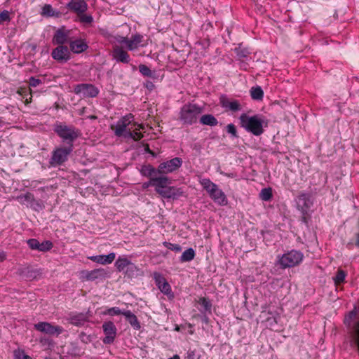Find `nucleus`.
<instances>
[{
    "mask_svg": "<svg viewBox=\"0 0 359 359\" xmlns=\"http://www.w3.org/2000/svg\"><path fill=\"white\" fill-rule=\"evenodd\" d=\"M74 92L76 95H82L84 97H96L100 90L93 84L81 83L77 84L74 88Z\"/></svg>",
    "mask_w": 359,
    "mask_h": 359,
    "instance_id": "9",
    "label": "nucleus"
},
{
    "mask_svg": "<svg viewBox=\"0 0 359 359\" xmlns=\"http://www.w3.org/2000/svg\"><path fill=\"white\" fill-rule=\"evenodd\" d=\"M115 258L116 254L114 252H111L107 255H95L88 257L91 261L102 265L111 264Z\"/></svg>",
    "mask_w": 359,
    "mask_h": 359,
    "instance_id": "22",
    "label": "nucleus"
},
{
    "mask_svg": "<svg viewBox=\"0 0 359 359\" xmlns=\"http://www.w3.org/2000/svg\"><path fill=\"white\" fill-rule=\"evenodd\" d=\"M202 111V108L196 104H186L180 109L179 120L184 125H193L197 122Z\"/></svg>",
    "mask_w": 359,
    "mask_h": 359,
    "instance_id": "4",
    "label": "nucleus"
},
{
    "mask_svg": "<svg viewBox=\"0 0 359 359\" xmlns=\"http://www.w3.org/2000/svg\"><path fill=\"white\" fill-rule=\"evenodd\" d=\"M53 130L66 143V146L74 147V142L80 135V131L76 127L62 122H57L53 126Z\"/></svg>",
    "mask_w": 359,
    "mask_h": 359,
    "instance_id": "2",
    "label": "nucleus"
},
{
    "mask_svg": "<svg viewBox=\"0 0 359 359\" xmlns=\"http://www.w3.org/2000/svg\"><path fill=\"white\" fill-rule=\"evenodd\" d=\"M226 131L228 133L231 134L233 137H238L236 127L233 123H230L226 126Z\"/></svg>",
    "mask_w": 359,
    "mask_h": 359,
    "instance_id": "48",
    "label": "nucleus"
},
{
    "mask_svg": "<svg viewBox=\"0 0 359 359\" xmlns=\"http://www.w3.org/2000/svg\"><path fill=\"white\" fill-rule=\"evenodd\" d=\"M144 86L145 88H147L149 90H152L154 88V84L150 81H147L144 83Z\"/></svg>",
    "mask_w": 359,
    "mask_h": 359,
    "instance_id": "57",
    "label": "nucleus"
},
{
    "mask_svg": "<svg viewBox=\"0 0 359 359\" xmlns=\"http://www.w3.org/2000/svg\"><path fill=\"white\" fill-rule=\"evenodd\" d=\"M124 312L125 310L121 311L118 307H111L104 311L102 313L103 315L118 316L123 315Z\"/></svg>",
    "mask_w": 359,
    "mask_h": 359,
    "instance_id": "42",
    "label": "nucleus"
},
{
    "mask_svg": "<svg viewBox=\"0 0 359 359\" xmlns=\"http://www.w3.org/2000/svg\"><path fill=\"white\" fill-rule=\"evenodd\" d=\"M163 246H165L166 248L174 251L175 252H179L182 250V247L179 244H174L171 243L168 241L163 242Z\"/></svg>",
    "mask_w": 359,
    "mask_h": 359,
    "instance_id": "45",
    "label": "nucleus"
},
{
    "mask_svg": "<svg viewBox=\"0 0 359 359\" xmlns=\"http://www.w3.org/2000/svg\"><path fill=\"white\" fill-rule=\"evenodd\" d=\"M52 57L60 63L67 62L71 58V51L65 45L57 46L51 52Z\"/></svg>",
    "mask_w": 359,
    "mask_h": 359,
    "instance_id": "12",
    "label": "nucleus"
},
{
    "mask_svg": "<svg viewBox=\"0 0 359 359\" xmlns=\"http://www.w3.org/2000/svg\"><path fill=\"white\" fill-rule=\"evenodd\" d=\"M133 140L134 141L140 140L143 137V135L140 131L136 130L135 128L133 130Z\"/></svg>",
    "mask_w": 359,
    "mask_h": 359,
    "instance_id": "52",
    "label": "nucleus"
},
{
    "mask_svg": "<svg viewBox=\"0 0 359 359\" xmlns=\"http://www.w3.org/2000/svg\"><path fill=\"white\" fill-rule=\"evenodd\" d=\"M347 273L345 271L339 269L337 271L336 276L333 277V280L335 285H339L345 280Z\"/></svg>",
    "mask_w": 359,
    "mask_h": 359,
    "instance_id": "36",
    "label": "nucleus"
},
{
    "mask_svg": "<svg viewBox=\"0 0 359 359\" xmlns=\"http://www.w3.org/2000/svg\"><path fill=\"white\" fill-rule=\"evenodd\" d=\"M250 92L252 100H262L264 91L260 86L252 87Z\"/></svg>",
    "mask_w": 359,
    "mask_h": 359,
    "instance_id": "35",
    "label": "nucleus"
},
{
    "mask_svg": "<svg viewBox=\"0 0 359 359\" xmlns=\"http://www.w3.org/2000/svg\"><path fill=\"white\" fill-rule=\"evenodd\" d=\"M149 187H154V182L152 181V178L151 179H149V182H144L143 184H142V187L144 189H147Z\"/></svg>",
    "mask_w": 359,
    "mask_h": 359,
    "instance_id": "58",
    "label": "nucleus"
},
{
    "mask_svg": "<svg viewBox=\"0 0 359 359\" xmlns=\"http://www.w3.org/2000/svg\"><path fill=\"white\" fill-rule=\"evenodd\" d=\"M145 151H146L147 153H149V154H151L153 156H156L155 153H154L152 150H151V149H149V146H148V145H147V147H146V148H145Z\"/></svg>",
    "mask_w": 359,
    "mask_h": 359,
    "instance_id": "62",
    "label": "nucleus"
},
{
    "mask_svg": "<svg viewBox=\"0 0 359 359\" xmlns=\"http://www.w3.org/2000/svg\"><path fill=\"white\" fill-rule=\"evenodd\" d=\"M160 195L165 198H172L175 200L182 196L184 195V191L182 188L168 187L163 191L160 192Z\"/></svg>",
    "mask_w": 359,
    "mask_h": 359,
    "instance_id": "20",
    "label": "nucleus"
},
{
    "mask_svg": "<svg viewBox=\"0 0 359 359\" xmlns=\"http://www.w3.org/2000/svg\"><path fill=\"white\" fill-rule=\"evenodd\" d=\"M201 184L203 189L210 195L212 192L215 191V189L218 187L216 184L213 183L210 179H202L200 181Z\"/></svg>",
    "mask_w": 359,
    "mask_h": 359,
    "instance_id": "31",
    "label": "nucleus"
},
{
    "mask_svg": "<svg viewBox=\"0 0 359 359\" xmlns=\"http://www.w3.org/2000/svg\"><path fill=\"white\" fill-rule=\"evenodd\" d=\"M137 271V267L134 263H131L130 265L126 269L125 271H123L124 274L131 278L135 275V273Z\"/></svg>",
    "mask_w": 359,
    "mask_h": 359,
    "instance_id": "46",
    "label": "nucleus"
},
{
    "mask_svg": "<svg viewBox=\"0 0 359 359\" xmlns=\"http://www.w3.org/2000/svg\"><path fill=\"white\" fill-rule=\"evenodd\" d=\"M17 200L21 204H25V203H32L34 201V196L30 192H27L25 194H21L17 197Z\"/></svg>",
    "mask_w": 359,
    "mask_h": 359,
    "instance_id": "38",
    "label": "nucleus"
},
{
    "mask_svg": "<svg viewBox=\"0 0 359 359\" xmlns=\"http://www.w3.org/2000/svg\"><path fill=\"white\" fill-rule=\"evenodd\" d=\"M196 256V252L194 250L191 248H188L185 251H184L180 257V262H191L194 259Z\"/></svg>",
    "mask_w": 359,
    "mask_h": 359,
    "instance_id": "33",
    "label": "nucleus"
},
{
    "mask_svg": "<svg viewBox=\"0 0 359 359\" xmlns=\"http://www.w3.org/2000/svg\"><path fill=\"white\" fill-rule=\"evenodd\" d=\"M131 263V261L126 257H118L114 265L118 272H123Z\"/></svg>",
    "mask_w": 359,
    "mask_h": 359,
    "instance_id": "30",
    "label": "nucleus"
},
{
    "mask_svg": "<svg viewBox=\"0 0 359 359\" xmlns=\"http://www.w3.org/2000/svg\"><path fill=\"white\" fill-rule=\"evenodd\" d=\"M107 276V271L104 269L100 268L88 271L86 275V278L88 280H95L96 279L104 278Z\"/></svg>",
    "mask_w": 359,
    "mask_h": 359,
    "instance_id": "27",
    "label": "nucleus"
},
{
    "mask_svg": "<svg viewBox=\"0 0 359 359\" xmlns=\"http://www.w3.org/2000/svg\"><path fill=\"white\" fill-rule=\"evenodd\" d=\"M88 319V313H70L68 318L69 323L76 326L83 325Z\"/></svg>",
    "mask_w": 359,
    "mask_h": 359,
    "instance_id": "21",
    "label": "nucleus"
},
{
    "mask_svg": "<svg viewBox=\"0 0 359 359\" xmlns=\"http://www.w3.org/2000/svg\"><path fill=\"white\" fill-rule=\"evenodd\" d=\"M74 147L65 146L55 147L51 154L49 161L50 166L57 167L63 165L69 158V156L72 152Z\"/></svg>",
    "mask_w": 359,
    "mask_h": 359,
    "instance_id": "6",
    "label": "nucleus"
},
{
    "mask_svg": "<svg viewBox=\"0 0 359 359\" xmlns=\"http://www.w3.org/2000/svg\"><path fill=\"white\" fill-rule=\"evenodd\" d=\"M14 359H32L29 355L25 353L21 349H16L13 351Z\"/></svg>",
    "mask_w": 359,
    "mask_h": 359,
    "instance_id": "44",
    "label": "nucleus"
},
{
    "mask_svg": "<svg viewBox=\"0 0 359 359\" xmlns=\"http://www.w3.org/2000/svg\"><path fill=\"white\" fill-rule=\"evenodd\" d=\"M10 20V15L8 11L5 10L0 13V25L4 24L5 22H9Z\"/></svg>",
    "mask_w": 359,
    "mask_h": 359,
    "instance_id": "49",
    "label": "nucleus"
},
{
    "mask_svg": "<svg viewBox=\"0 0 359 359\" xmlns=\"http://www.w3.org/2000/svg\"><path fill=\"white\" fill-rule=\"evenodd\" d=\"M168 359H180L178 355H174L172 357L169 358Z\"/></svg>",
    "mask_w": 359,
    "mask_h": 359,
    "instance_id": "63",
    "label": "nucleus"
},
{
    "mask_svg": "<svg viewBox=\"0 0 359 359\" xmlns=\"http://www.w3.org/2000/svg\"><path fill=\"white\" fill-rule=\"evenodd\" d=\"M235 53L240 58L247 57L250 54L249 50L247 48H243L241 45L235 48Z\"/></svg>",
    "mask_w": 359,
    "mask_h": 359,
    "instance_id": "43",
    "label": "nucleus"
},
{
    "mask_svg": "<svg viewBox=\"0 0 359 359\" xmlns=\"http://www.w3.org/2000/svg\"><path fill=\"white\" fill-rule=\"evenodd\" d=\"M41 15L48 17H53L56 15L55 11L53 10L52 6L50 4H45L43 6Z\"/></svg>",
    "mask_w": 359,
    "mask_h": 359,
    "instance_id": "40",
    "label": "nucleus"
},
{
    "mask_svg": "<svg viewBox=\"0 0 359 359\" xmlns=\"http://www.w3.org/2000/svg\"><path fill=\"white\" fill-rule=\"evenodd\" d=\"M154 187L157 194L160 195L161 191H163L167 187L168 184L170 183L169 178L164 175H159L152 178Z\"/></svg>",
    "mask_w": 359,
    "mask_h": 359,
    "instance_id": "18",
    "label": "nucleus"
},
{
    "mask_svg": "<svg viewBox=\"0 0 359 359\" xmlns=\"http://www.w3.org/2000/svg\"><path fill=\"white\" fill-rule=\"evenodd\" d=\"M53 247V244L50 241H45L41 243H39V248L37 249L39 252H47L49 251Z\"/></svg>",
    "mask_w": 359,
    "mask_h": 359,
    "instance_id": "41",
    "label": "nucleus"
},
{
    "mask_svg": "<svg viewBox=\"0 0 359 359\" xmlns=\"http://www.w3.org/2000/svg\"><path fill=\"white\" fill-rule=\"evenodd\" d=\"M102 327L105 335L102 342L104 344H113L117 335V328L114 323L112 321H106L102 324Z\"/></svg>",
    "mask_w": 359,
    "mask_h": 359,
    "instance_id": "10",
    "label": "nucleus"
},
{
    "mask_svg": "<svg viewBox=\"0 0 359 359\" xmlns=\"http://www.w3.org/2000/svg\"><path fill=\"white\" fill-rule=\"evenodd\" d=\"M81 341L85 344H88L91 341L90 335H87L84 332H81L79 335Z\"/></svg>",
    "mask_w": 359,
    "mask_h": 359,
    "instance_id": "53",
    "label": "nucleus"
},
{
    "mask_svg": "<svg viewBox=\"0 0 359 359\" xmlns=\"http://www.w3.org/2000/svg\"><path fill=\"white\" fill-rule=\"evenodd\" d=\"M123 316L126 317V320L135 330H140L141 328L140 323L137 316L129 310H126L123 313Z\"/></svg>",
    "mask_w": 359,
    "mask_h": 359,
    "instance_id": "28",
    "label": "nucleus"
},
{
    "mask_svg": "<svg viewBox=\"0 0 359 359\" xmlns=\"http://www.w3.org/2000/svg\"><path fill=\"white\" fill-rule=\"evenodd\" d=\"M19 271L20 275L27 280L35 279L39 275V271L31 266L22 268Z\"/></svg>",
    "mask_w": 359,
    "mask_h": 359,
    "instance_id": "24",
    "label": "nucleus"
},
{
    "mask_svg": "<svg viewBox=\"0 0 359 359\" xmlns=\"http://www.w3.org/2000/svg\"><path fill=\"white\" fill-rule=\"evenodd\" d=\"M198 304L203 308V309L201 310V312L203 313H205L206 312H208L210 313H211L212 304L208 298H200L198 300Z\"/></svg>",
    "mask_w": 359,
    "mask_h": 359,
    "instance_id": "37",
    "label": "nucleus"
},
{
    "mask_svg": "<svg viewBox=\"0 0 359 359\" xmlns=\"http://www.w3.org/2000/svg\"><path fill=\"white\" fill-rule=\"evenodd\" d=\"M27 243L29 248H31L32 250H37V249L39 248V242L38 240L35 238H30L27 240Z\"/></svg>",
    "mask_w": 359,
    "mask_h": 359,
    "instance_id": "50",
    "label": "nucleus"
},
{
    "mask_svg": "<svg viewBox=\"0 0 359 359\" xmlns=\"http://www.w3.org/2000/svg\"><path fill=\"white\" fill-rule=\"evenodd\" d=\"M43 83V82L42 80H41L39 79H36L33 76L30 77L29 79V81H28L29 86L33 87V88H35V87L39 86L40 84H42Z\"/></svg>",
    "mask_w": 359,
    "mask_h": 359,
    "instance_id": "51",
    "label": "nucleus"
},
{
    "mask_svg": "<svg viewBox=\"0 0 359 359\" xmlns=\"http://www.w3.org/2000/svg\"><path fill=\"white\" fill-rule=\"evenodd\" d=\"M182 165V160L175 157L158 165V175H168L179 169Z\"/></svg>",
    "mask_w": 359,
    "mask_h": 359,
    "instance_id": "8",
    "label": "nucleus"
},
{
    "mask_svg": "<svg viewBox=\"0 0 359 359\" xmlns=\"http://www.w3.org/2000/svg\"><path fill=\"white\" fill-rule=\"evenodd\" d=\"M154 278L155 280V283L161 290V292L166 295H169L171 294V287L170 284L167 282L165 278L158 273H154Z\"/></svg>",
    "mask_w": 359,
    "mask_h": 359,
    "instance_id": "16",
    "label": "nucleus"
},
{
    "mask_svg": "<svg viewBox=\"0 0 359 359\" xmlns=\"http://www.w3.org/2000/svg\"><path fill=\"white\" fill-rule=\"evenodd\" d=\"M239 120L241 127L254 135L259 136L264 133L263 124L264 121L261 116H249L246 114H242Z\"/></svg>",
    "mask_w": 359,
    "mask_h": 359,
    "instance_id": "3",
    "label": "nucleus"
},
{
    "mask_svg": "<svg viewBox=\"0 0 359 359\" xmlns=\"http://www.w3.org/2000/svg\"><path fill=\"white\" fill-rule=\"evenodd\" d=\"M140 173L142 176L151 179L158 174V167L156 168L151 164L143 165L141 167Z\"/></svg>",
    "mask_w": 359,
    "mask_h": 359,
    "instance_id": "26",
    "label": "nucleus"
},
{
    "mask_svg": "<svg viewBox=\"0 0 359 359\" xmlns=\"http://www.w3.org/2000/svg\"><path fill=\"white\" fill-rule=\"evenodd\" d=\"M209 196L215 203L219 204V205L224 206L228 203V200L225 194L222 191V189H219L218 187L215 189V191L212 192Z\"/></svg>",
    "mask_w": 359,
    "mask_h": 359,
    "instance_id": "23",
    "label": "nucleus"
},
{
    "mask_svg": "<svg viewBox=\"0 0 359 359\" xmlns=\"http://www.w3.org/2000/svg\"><path fill=\"white\" fill-rule=\"evenodd\" d=\"M88 45L85 39H76L69 42V50L74 53L79 54L86 51Z\"/></svg>",
    "mask_w": 359,
    "mask_h": 359,
    "instance_id": "19",
    "label": "nucleus"
},
{
    "mask_svg": "<svg viewBox=\"0 0 359 359\" xmlns=\"http://www.w3.org/2000/svg\"><path fill=\"white\" fill-rule=\"evenodd\" d=\"M134 120V115L131 113L126 114L121 117L116 123V124L111 125V129L114 131L116 137H122L123 133L128 128L129 126H132V123Z\"/></svg>",
    "mask_w": 359,
    "mask_h": 359,
    "instance_id": "7",
    "label": "nucleus"
},
{
    "mask_svg": "<svg viewBox=\"0 0 359 359\" xmlns=\"http://www.w3.org/2000/svg\"><path fill=\"white\" fill-rule=\"evenodd\" d=\"M34 328L36 330L39 331L41 332H43L45 334L49 335H56L62 334L64 331V329L61 326L53 325L47 322H39L34 325Z\"/></svg>",
    "mask_w": 359,
    "mask_h": 359,
    "instance_id": "11",
    "label": "nucleus"
},
{
    "mask_svg": "<svg viewBox=\"0 0 359 359\" xmlns=\"http://www.w3.org/2000/svg\"><path fill=\"white\" fill-rule=\"evenodd\" d=\"M81 22L85 24H91L93 21V18L90 15H86L85 13L77 15Z\"/></svg>",
    "mask_w": 359,
    "mask_h": 359,
    "instance_id": "47",
    "label": "nucleus"
},
{
    "mask_svg": "<svg viewBox=\"0 0 359 359\" xmlns=\"http://www.w3.org/2000/svg\"><path fill=\"white\" fill-rule=\"evenodd\" d=\"M6 258V253L3 251H0V262L4 261Z\"/></svg>",
    "mask_w": 359,
    "mask_h": 359,
    "instance_id": "61",
    "label": "nucleus"
},
{
    "mask_svg": "<svg viewBox=\"0 0 359 359\" xmlns=\"http://www.w3.org/2000/svg\"><path fill=\"white\" fill-rule=\"evenodd\" d=\"M138 69L142 76L149 77L153 79H156V72L151 70L147 65L141 64L139 65Z\"/></svg>",
    "mask_w": 359,
    "mask_h": 359,
    "instance_id": "34",
    "label": "nucleus"
},
{
    "mask_svg": "<svg viewBox=\"0 0 359 359\" xmlns=\"http://www.w3.org/2000/svg\"><path fill=\"white\" fill-rule=\"evenodd\" d=\"M302 222H304V223H306V222H307V221H306V217L305 216H304V217H302Z\"/></svg>",
    "mask_w": 359,
    "mask_h": 359,
    "instance_id": "64",
    "label": "nucleus"
},
{
    "mask_svg": "<svg viewBox=\"0 0 359 359\" xmlns=\"http://www.w3.org/2000/svg\"><path fill=\"white\" fill-rule=\"evenodd\" d=\"M143 36L139 34L132 35L130 39L128 38L127 49L133 50L137 48L140 43L142 41Z\"/></svg>",
    "mask_w": 359,
    "mask_h": 359,
    "instance_id": "29",
    "label": "nucleus"
},
{
    "mask_svg": "<svg viewBox=\"0 0 359 359\" xmlns=\"http://www.w3.org/2000/svg\"><path fill=\"white\" fill-rule=\"evenodd\" d=\"M259 196L262 201H270L273 196L271 188H264L262 189L259 194Z\"/></svg>",
    "mask_w": 359,
    "mask_h": 359,
    "instance_id": "39",
    "label": "nucleus"
},
{
    "mask_svg": "<svg viewBox=\"0 0 359 359\" xmlns=\"http://www.w3.org/2000/svg\"><path fill=\"white\" fill-rule=\"evenodd\" d=\"M116 41L120 44H125L127 46L128 38L121 36H115Z\"/></svg>",
    "mask_w": 359,
    "mask_h": 359,
    "instance_id": "54",
    "label": "nucleus"
},
{
    "mask_svg": "<svg viewBox=\"0 0 359 359\" xmlns=\"http://www.w3.org/2000/svg\"><path fill=\"white\" fill-rule=\"evenodd\" d=\"M358 231L355 233V245L359 248V220L358 223Z\"/></svg>",
    "mask_w": 359,
    "mask_h": 359,
    "instance_id": "59",
    "label": "nucleus"
},
{
    "mask_svg": "<svg viewBox=\"0 0 359 359\" xmlns=\"http://www.w3.org/2000/svg\"><path fill=\"white\" fill-rule=\"evenodd\" d=\"M40 342L42 343L43 344H50V339L46 337H41L40 339Z\"/></svg>",
    "mask_w": 359,
    "mask_h": 359,
    "instance_id": "60",
    "label": "nucleus"
},
{
    "mask_svg": "<svg viewBox=\"0 0 359 359\" xmlns=\"http://www.w3.org/2000/svg\"><path fill=\"white\" fill-rule=\"evenodd\" d=\"M111 55L117 62L128 64L130 61V55L118 44L113 45Z\"/></svg>",
    "mask_w": 359,
    "mask_h": 359,
    "instance_id": "14",
    "label": "nucleus"
},
{
    "mask_svg": "<svg viewBox=\"0 0 359 359\" xmlns=\"http://www.w3.org/2000/svg\"><path fill=\"white\" fill-rule=\"evenodd\" d=\"M132 126H133V128L136 129V130H138V131H140V130H143L144 128V127L142 124H139L136 122H134V121L132 123Z\"/></svg>",
    "mask_w": 359,
    "mask_h": 359,
    "instance_id": "56",
    "label": "nucleus"
},
{
    "mask_svg": "<svg viewBox=\"0 0 359 359\" xmlns=\"http://www.w3.org/2000/svg\"><path fill=\"white\" fill-rule=\"evenodd\" d=\"M133 126L131 128H129L126 129V130L123 133V135L122 137L126 138V139H132L133 140V130H132Z\"/></svg>",
    "mask_w": 359,
    "mask_h": 359,
    "instance_id": "55",
    "label": "nucleus"
},
{
    "mask_svg": "<svg viewBox=\"0 0 359 359\" xmlns=\"http://www.w3.org/2000/svg\"><path fill=\"white\" fill-rule=\"evenodd\" d=\"M222 107L229 109L232 111H238L241 110V104L238 100H231L227 97H222L220 100Z\"/></svg>",
    "mask_w": 359,
    "mask_h": 359,
    "instance_id": "25",
    "label": "nucleus"
},
{
    "mask_svg": "<svg viewBox=\"0 0 359 359\" xmlns=\"http://www.w3.org/2000/svg\"><path fill=\"white\" fill-rule=\"evenodd\" d=\"M69 36L70 30L62 27L55 31L52 40L53 43L57 46L69 44L71 41Z\"/></svg>",
    "mask_w": 359,
    "mask_h": 359,
    "instance_id": "13",
    "label": "nucleus"
},
{
    "mask_svg": "<svg viewBox=\"0 0 359 359\" xmlns=\"http://www.w3.org/2000/svg\"><path fill=\"white\" fill-rule=\"evenodd\" d=\"M344 323L347 328L351 346L359 352V307H355L345 315Z\"/></svg>",
    "mask_w": 359,
    "mask_h": 359,
    "instance_id": "1",
    "label": "nucleus"
},
{
    "mask_svg": "<svg viewBox=\"0 0 359 359\" xmlns=\"http://www.w3.org/2000/svg\"><path fill=\"white\" fill-rule=\"evenodd\" d=\"M304 254L297 250H291L278 257V263L280 268L285 269L299 266L303 261Z\"/></svg>",
    "mask_w": 359,
    "mask_h": 359,
    "instance_id": "5",
    "label": "nucleus"
},
{
    "mask_svg": "<svg viewBox=\"0 0 359 359\" xmlns=\"http://www.w3.org/2000/svg\"><path fill=\"white\" fill-rule=\"evenodd\" d=\"M297 203L299 209H300L304 214L313 204L311 194L307 193H300L297 196Z\"/></svg>",
    "mask_w": 359,
    "mask_h": 359,
    "instance_id": "15",
    "label": "nucleus"
},
{
    "mask_svg": "<svg viewBox=\"0 0 359 359\" xmlns=\"http://www.w3.org/2000/svg\"><path fill=\"white\" fill-rule=\"evenodd\" d=\"M200 123L205 126H215L217 125L218 121L212 114H204L200 118Z\"/></svg>",
    "mask_w": 359,
    "mask_h": 359,
    "instance_id": "32",
    "label": "nucleus"
},
{
    "mask_svg": "<svg viewBox=\"0 0 359 359\" xmlns=\"http://www.w3.org/2000/svg\"><path fill=\"white\" fill-rule=\"evenodd\" d=\"M67 8L79 15L82 13H86L88 5L85 0H72L67 4Z\"/></svg>",
    "mask_w": 359,
    "mask_h": 359,
    "instance_id": "17",
    "label": "nucleus"
}]
</instances>
